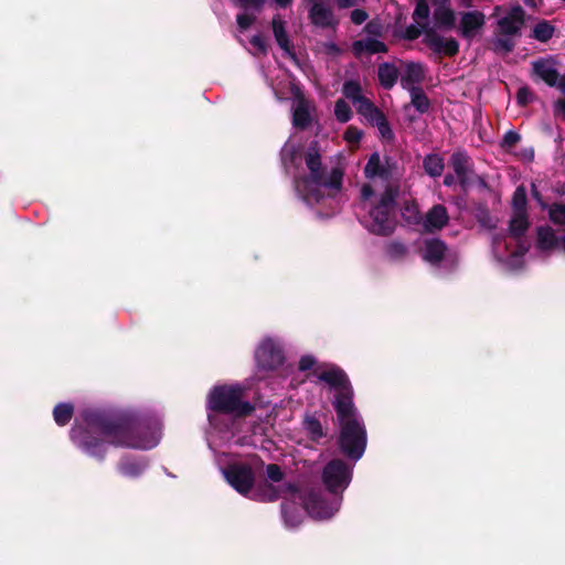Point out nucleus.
<instances>
[{
	"label": "nucleus",
	"mask_w": 565,
	"mask_h": 565,
	"mask_svg": "<svg viewBox=\"0 0 565 565\" xmlns=\"http://www.w3.org/2000/svg\"><path fill=\"white\" fill-rule=\"evenodd\" d=\"M73 444L83 452L104 461L108 445L121 448L151 449L158 440L150 423L128 413L88 409L82 422L70 431Z\"/></svg>",
	"instance_id": "1"
},
{
	"label": "nucleus",
	"mask_w": 565,
	"mask_h": 565,
	"mask_svg": "<svg viewBox=\"0 0 565 565\" xmlns=\"http://www.w3.org/2000/svg\"><path fill=\"white\" fill-rule=\"evenodd\" d=\"M317 377L334 390L331 404L339 423L337 446L347 459L355 463L365 452L367 431L354 404V390L350 379L344 370L334 364L317 373Z\"/></svg>",
	"instance_id": "2"
},
{
	"label": "nucleus",
	"mask_w": 565,
	"mask_h": 565,
	"mask_svg": "<svg viewBox=\"0 0 565 565\" xmlns=\"http://www.w3.org/2000/svg\"><path fill=\"white\" fill-rule=\"evenodd\" d=\"M303 160L308 169L307 174L295 177L294 186L297 195L307 204L320 203L324 194L322 188L334 193L342 190L344 170L341 167L331 168L330 172L322 163V158L317 141L310 142L303 152Z\"/></svg>",
	"instance_id": "3"
},
{
	"label": "nucleus",
	"mask_w": 565,
	"mask_h": 565,
	"mask_svg": "<svg viewBox=\"0 0 565 565\" xmlns=\"http://www.w3.org/2000/svg\"><path fill=\"white\" fill-rule=\"evenodd\" d=\"M244 393L241 385H216L207 395L206 407L216 414L247 417L254 413L255 406L243 401Z\"/></svg>",
	"instance_id": "4"
},
{
	"label": "nucleus",
	"mask_w": 565,
	"mask_h": 565,
	"mask_svg": "<svg viewBox=\"0 0 565 565\" xmlns=\"http://www.w3.org/2000/svg\"><path fill=\"white\" fill-rule=\"evenodd\" d=\"M399 192V184L388 183L385 186L384 192L381 194L379 202L370 210V223L365 226L372 234L388 236L394 232V214Z\"/></svg>",
	"instance_id": "5"
},
{
	"label": "nucleus",
	"mask_w": 565,
	"mask_h": 565,
	"mask_svg": "<svg viewBox=\"0 0 565 565\" xmlns=\"http://www.w3.org/2000/svg\"><path fill=\"white\" fill-rule=\"evenodd\" d=\"M424 34L423 43L431 49L436 54H444L452 57L459 52V43L456 39L449 38L444 39L437 32L436 29L429 25V22H419L417 25H408L404 33L403 39L407 41H414Z\"/></svg>",
	"instance_id": "6"
},
{
	"label": "nucleus",
	"mask_w": 565,
	"mask_h": 565,
	"mask_svg": "<svg viewBox=\"0 0 565 565\" xmlns=\"http://www.w3.org/2000/svg\"><path fill=\"white\" fill-rule=\"evenodd\" d=\"M353 466L340 458L328 461L321 476L326 489L332 494L342 493L352 480Z\"/></svg>",
	"instance_id": "7"
},
{
	"label": "nucleus",
	"mask_w": 565,
	"mask_h": 565,
	"mask_svg": "<svg viewBox=\"0 0 565 565\" xmlns=\"http://www.w3.org/2000/svg\"><path fill=\"white\" fill-rule=\"evenodd\" d=\"M523 22L524 11L520 6L512 8L505 17L497 22L500 33L507 35L505 39H497V50L502 49L508 52L514 46L513 39L519 34Z\"/></svg>",
	"instance_id": "8"
},
{
	"label": "nucleus",
	"mask_w": 565,
	"mask_h": 565,
	"mask_svg": "<svg viewBox=\"0 0 565 565\" xmlns=\"http://www.w3.org/2000/svg\"><path fill=\"white\" fill-rule=\"evenodd\" d=\"M449 164L456 174L460 191L466 195L477 178L471 158L466 151L456 150L450 157Z\"/></svg>",
	"instance_id": "9"
},
{
	"label": "nucleus",
	"mask_w": 565,
	"mask_h": 565,
	"mask_svg": "<svg viewBox=\"0 0 565 565\" xmlns=\"http://www.w3.org/2000/svg\"><path fill=\"white\" fill-rule=\"evenodd\" d=\"M225 480L239 494L247 497L255 484V473L247 463H233L224 470Z\"/></svg>",
	"instance_id": "10"
},
{
	"label": "nucleus",
	"mask_w": 565,
	"mask_h": 565,
	"mask_svg": "<svg viewBox=\"0 0 565 565\" xmlns=\"http://www.w3.org/2000/svg\"><path fill=\"white\" fill-rule=\"evenodd\" d=\"M299 493L300 488L298 487V484L292 482L284 483L281 486H273L270 483H265L260 486L257 490H255L250 498L258 501L274 502L279 498H295Z\"/></svg>",
	"instance_id": "11"
},
{
	"label": "nucleus",
	"mask_w": 565,
	"mask_h": 565,
	"mask_svg": "<svg viewBox=\"0 0 565 565\" xmlns=\"http://www.w3.org/2000/svg\"><path fill=\"white\" fill-rule=\"evenodd\" d=\"M303 508L315 519H330L337 511L319 492L310 491L302 499Z\"/></svg>",
	"instance_id": "12"
},
{
	"label": "nucleus",
	"mask_w": 565,
	"mask_h": 565,
	"mask_svg": "<svg viewBox=\"0 0 565 565\" xmlns=\"http://www.w3.org/2000/svg\"><path fill=\"white\" fill-rule=\"evenodd\" d=\"M256 360L262 369L276 370L284 364L285 356L279 348L271 341H267L257 349Z\"/></svg>",
	"instance_id": "13"
},
{
	"label": "nucleus",
	"mask_w": 565,
	"mask_h": 565,
	"mask_svg": "<svg viewBox=\"0 0 565 565\" xmlns=\"http://www.w3.org/2000/svg\"><path fill=\"white\" fill-rule=\"evenodd\" d=\"M310 23L317 28H335L339 23L329 3H313L308 10Z\"/></svg>",
	"instance_id": "14"
},
{
	"label": "nucleus",
	"mask_w": 565,
	"mask_h": 565,
	"mask_svg": "<svg viewBox=\"0 0 565 565\" xmlns=\"http://www.w3.org/2000/svg\"><path fill=\"white\" fill-rule=\"evenodd\" d=\"M426 77V66L419 62H407L405 64L404 74L401 77V86L411 90L419 88Z\"/></svg>",
	"instance_id": "15"
},
{
	"label": "nucleus",
	"mask_w": 565,
	"mask_h": 565,
	"mask_svg": "<svg viewBox=\"0 0 565 565\" xmlns=\"http://www.w3.org/2000/svg\"><path fill=\"white\" fill-rule=\"evenodd\" d=\"M536 248L541 253H548L554 249L565 253V235L562 238H557L550 226H540L537 228Z\"/></svg>",
	"instance_id": "16"
},
{
	"label": "nucleus",
	"mask_w": 565,
	"mask_h": 565,
	"mask_svg": "<svg viewBox=\"0 0 565 565\" xmlns=\"http://www.w3.org/2000/svg\"><path fill=\"white\" fill-rule=\"evenodd\" d=\"M533 73L548 86H556L558 72L553 57L539 58L532 63Z\"/></svg>",
	"instance_id": "17"
},
{
	"label": "nucleus",
	"mask_w": 565,
	"mask_h": 565,
	"mask_svg": "<svg viewBox=\"0 0 565 565\" xmlns=\"http://www.w3.org/2000/svg\"><path fill=\"white\" fill-rule=\"evenodd\" d=\"M302 428L309 440L319 444L320 440L328 436V428L321 422V415L318 413H306L302 418Z\"/></svg>",
	"instance_id": "18"
},
{
	"label": "nucleus",
	"mask_w": 565,
	"mask_h": 565,
	"mask_svg": "<svg viewBox=\"0 0 565 565\" xmlns=\"http://www.w3.org/2000/svg\"><path fill=\"white\" fill-rule=\"evenodd\" d=\"M448 247L439 238H428L424 242L423 258L430 265H439L447 255Z\"/></svg>",
	"instance_id": "19"
},
{
	"label": "nucleus",
	"mask_w": 565,
	"mask_h": 565,
	"mask_svg": "<svg viewBox=\"0 0 565 565\" xmlns=\"http://www.w3.org/2000/svg\"><path fill=\"white\" fill-rule=\"evenodd\" d=\"M484 24V15L479 11H469L461 14L459 32L465 39H471Z\"/></svg>",
	"instance_id": "20"
},
{
	"label": "nucleus",
	"mask_w": 565,
	"mask_h": 565,
	"mask_svg": "<svg viewBox=\"0 0 565 565\" xmlns=\"http://www.w3.org/2000/svg\"><path fill=\"white\" fill-rule=\"evenodd\" d=\"M449 222V215L446 206L435 204L426 214L424 226L428 232L441 230Z\"/></svg>",
	"instance_id": "21"
},
{
	"label": "nucleus",
	"mask_w": 565,
	"mask_h": 565,
	"mask_svg": "<svg viewBox=\"0 0 565 565\" xmlns=\"http://www.w3.org/2000/svg\"><path fill=\"white\" fill-rule=\"evenodd\" d=\"M147 463L143 460L135 459L129 456H124L118 462V471L129 478L139 477L146 469Z\"/></svg>",
	"instance_id": "22"
},
{
	"label": "nucleus",
	"mask_w": 565,
	"mask_h": 565,
	"mask_svg": "<svg viewBox=\"0 0 565 565\" xmlns=\"http://www.w3.org/2000/svg\"><path fill=\"white\" fill-rule=\"evenodd\" d=\"M397 67L388 62L382 63L377 67V78L380 85L385 89H392L398 79Z\"/></svg>",
	"instance_id": "23"
},
{
	"label": "nucleus",
	"mask_w": 565,
	"mask_h": 565,
	"mask_svg": "<svg viewBox=\"0 0 565 565\" xmlns=\"http://www.w3.org/2000/svg\"><path fill=\"white\" fill-rule=\"evenodd\" d=\"M271 29L275 40L279 47L286 53H291V44L286 32L285 21L281 20L279 14L273 17Z\"/></svg>",
	"instance_id": "24"
},
{
	"label": "nucleus",
	"mask_w": 565,
	"mask_h": 565,
	"mask_svg": "<svg viewBox=\"0 0 565 565\" xmlns=\"http://www.w3.org/2000/svg\"><path fill=\"white\" fill-rule=\"evenodd\" d=\"M433 18H434L436 28L443 29V30H451L456 23V14H455V11L450 7L435 8Z\"/></svg>",
	"instance_id": "25"
},
{
	"label": "nucleus",
	"mask_w": 565,
	"mask_h": 565,
	"mask_svg": "<svg viewBox=\"0 0 565 565\" xmlns=\"http://www.w3.org/2000/svg\"><path fill=\"white\" fill-rule=\"evenodd\" d=\"M411 95V105L420 115L427 114L431 107V102L422 87L408 90Z\"/></svg>",
	"instance_id": "26"
},
{
	"label": "nucleus",
	"mask_w": 565,
	"mask_h": 565,
	"mask_svg": "<svg viewBox=\"0 0 565 565\" xmlns=\"http://www.w3.org/2000/svg\"><path fill=\"white\" fill-rule=\"evenodd\" d=\"M425 172L431 178H438L445 169L444 159L438 153H429L423 160Z\"/></svg>",
	"instance_id": "27"
},
{
	"label": "nucleus",
	"mask_w": 565,
	"mask_h": 565,
	"mask_svg": "<svg viewBox=\"0 0 565 565\" xmlns=\"http://www.w3.org/2000/svg\"><path fill=\"white\" fill-rule=\"evenodd\" d=\"M302 157L300 149L295 145H285L280 151L281 163L285 168L289 166L298 168Z\"/></svg>",
	"instance_id": "28"
},
{
	"label": "nucleus",
	"mask_w": 565,
	"mask_h": 565,
	"mask_svg": "<svg viewBox=\"0 0 565 565\" xmlns=\"http://www.w3.org/2000/svg\"><path fill=\"white\" fill-rule=\"evenodd\" d=\"M472 214L481 227L487 230H492L494 227V225L492 224L490 211L484 203H475Z\"/></svg>",
	"instance_id": "29"
},
{
	"label": "nucleus",
	"mask_w": 565,
	"mask_h": 565,
	"mask_svg": "<svg viewBox=\"0 0 565 565\" xmlns=\"http://www.w3.org/2000/svg\"><path fill=\"white\" fill-rule=\"evenodd\" d=\"M74 415V406L71 403H58L53 409V417L58 426L67 425Z\"/></svg>",
	"instance_id": "30"
},
{
	"label": "nucleus",
	"mask_w": 565,
	"mask_h": 565,
	"mask_svg": "<svg viewBox=\"0 0 565 565\" xmlns=\"http://www.w3.org/2000/svg\"><path fill=\"white\" fill-rule=\"evenodd\" d=\"M311 122L310 114L303 102H300L292 114V125L298 129H306Z\"/></svg>",
	"instance_id": "31"
},
{
	"label": "nucleus",
	"mask_w": 565,
	"mask_h": 565,
	"mask_svg": "<svg viewBox=\"0 0 565 565\" xmlns=\"http://www.w3.org/2000/svg\"><path fill=\"white\" fill-rule=\"evenodd\" d=\"M527 226L529 222L525 212H515L510 222L511 235L515 239H519L521 235L526 231Z\"/></svg>",
	"instance_id": "32"
},
{
	"label": "nucleus",
	"mask_w": 565,
	"mask_h": 565,
	"mask_svg": "<svg viewBox=\"0 0 565 565\" xmlns=\"http://www.w3.org/2000/svg\"><path fill=\"white\" fill-rule=\"evenodd\" d=\"M343 95L353 104L360 100L364 95L362 94L361 84L358 81H345L342 87Z\"/></svg>",
	"instance_id": "33"
},
{
	"label": "nucleus",
	"mask_w": 565,
	"mask_h": 565,
	"mask_svg": "<svg viewBox=\"0 0 565 565\" xmlns=\"http://www.w3.org/2000/svg\"><path fill=\"white\" fill-rule=\"evenodd\" d=\"M402 216L408 224H419L422 216L414 201H405L402 207Z\"/></svg>",
	"instance_id": "34"
},
{
	"label": "nucleus",
	"mask_w": 565,
	"mask_h": 565,
	"mask_svg": "<svg viewBox=\"0 0 565 565\" xmlns=\"http://www.w3.org/2000/svg\"><path fill=\"white\" fill-rule=\"evenodd\" d=\"M383 163L381 161V157L377 152H373L364 167V175L367 179L375 178L379 173L382 172Z\"/></svg>",
	"instance_id": "35"
},
{
	"label": "nucleus",
	"mask_w": 565,
	"mask_h": 565,
	"mask_svg": "<svg viewBox=\"0 0 565 565\" xmlns=\"http://www.w3.org/2000/svg\"><path fill=\"white\" fill-rule=\"evenodd\" d=\"M554 33V26L547 21L539 22L533 29V38L541 42L548 41Z\"/></svg>",
	"instance_id": "36"
},
{
	"label": "nucleus",
	"mask_w": 565,
	"mask_h": 565,
	"mask_svg": "<svg viewBox=\"0 0 565 565\" xmlns=\"http://www.w3.org/2000/svg\"><path fill=\"white\" fill-rule=\"evenodd\" d=\"M334 116L340 122H348L352 117L349 104L344 99H338L334 104Z\"/></svg>",
	"instance_id": "37"
},
{
	"label": "nucleus",
	"mask_w": 565,
	"mask_h": 565,
	"mask_svg": "<svg viewBox=\"0 0 565 565\" xmlns=\"http://www.w3.org/2000/svg\"><path fill=\"white\" fill-rule=\"evenodd\" d=\"M415 9L413 12V20L416 23L428 21L430 9L427 0H415Z\"/></svg>",
	"instance_id": "38"
},
{
	"label": "nucleus",
	"mask_w": 565,
	"mask_h": 565,
	"mask_svg": "<svg viewBox=\"0 0 565 565\" xmlns=\"http://www.w3.org/2000/svg\"><path fill=\"white\" fill-rule=\"evenodd\" d=\"M235 6L244 11L260 13L265 7L266 0H233Z\"/></svg>",
	"instance_id": "39"
},
{
	"label": "nucleus",
	"mask_w": 565,
	"mask_h": 565,
	"mask_svg": "<svg viewBox=\"0 0 565 565\" xmlns=\"http://www.w3.org/2000/svg\"><path fill=\"white\" fill-rule=\"evenodd\" d=\"M374 127L377 128L379 134L382 139L387 140V141H392L394 139V132L391 128V125H390L385 114L379 118V121H376L374 124Z\"/></svg>",
	"instance_id": "40"
},
{
	"label": "nucleus",
	"mask_w": 565,
	"mask_h": 565,
	"mask_svg": "<svg viewBox=\"0 0 565 565\" xmlns=\"http://www.w3.org/2000/svg\"><path fill=\"white\" fill-rule=\"evenodd\" d=\"M386 253L392 259H401L406 256L407 247L401 242H391L386 246Z\"/></svg>",
	"instance_id": "41"
},
{
	"label": "nucleus",
	"mask_w": 565,
	"mask_h": 565,
	"mask_svg": "<svg viewBox=\"0 0 565 565\" xmlns=\"http://www.w3.org/2000/svg\"><path fill=\"white\" fill-rule=\"evenodd\" d=\"M256 14L250 11H245L236 15V23L241 31L248 30L256 22Z\"/></svg>",
	"instance_id": "42"
},
{
	"label": "nucleus",
	"mask_w": 565,
	"mask_h": 565,
	"mask_svg": "<svg viewBox=\"0 0 565 565\" xmlns=\"http://www.w3.org/2000/svg\"><path fill=\"white\" fill-rule=\"evenodd\" d=\"M520 138L516 131L510 130L503 136L500 147L507 152H511L513 147L520 141Z\"/></svg>",
	"instance_id": "43"
},
{
	"label": "nucleus",
	"mask_w": 565,
	"mask_h": 565,
	"mask_svg": "<svg viewBox=\"0 0 565 565\" xmlns=\"http://www.w3.org/2000/svg\"><path fill=\"white\" fill-rule=\"evenodd\" d=\"M550 218L555 224H565V205L553 204L548 210Z\"/></svg>",
	"instance_id": "44"
},
{
	"label": "nucleus",
	"mask_w": 565,
	"mask_h": 565,
	"mask_svg": "<svg viewBox=\"0 0 565 565\" xmlns=\"http://www.w3.org/2000/svg\"><path fill=\"white\" fill-rule=\"evenodd\" d=\"M388 51V46L376 39L367 38L366 39V52L370 54H376V53H386Z\"/></svg>",
	"instance_id": "45"
},
{
	"label": "nucleus",
	"mask_w": 565,
	"mask_h": 565,
	"mask_svg": "<svg viewBox=\"0 0 565 565\" xmlns=\"http://www.w3.org/2000/svg\"><path fill=\"white\" fill-rule=\"evenodd\" d=\"M266 476L271 482H280L282 481L285 473L279 465L269 463L266 466Z\"/></svg>",
	"instance_id": "46"
},
{
	"label": "nucleus",
	"mask_w": 565,
	"mask_h": 565,
	"mask_svg": "<svg viewBox=\"0 0 565 565\" xmlns=\"http://www.w3.org/2000/svg\"><path fill=\"white\" fill-rule=\"evenodd\" d=\"M363 138V131L355 126H349L344 131V140L349 143H359Z\"/></svg>",
	"instance_id": "47"
},
{
	"label": "nucleus",
	"mask_w": 565,
	"mask_h": 565,
	"mask_svg": "<svg viewBox=\"0 0 565 565\" xmlns=\"http://www.w3.org/2000/svg\"><path fill=\"white\" fill-rule=\"evenodd\" d=\"M354 105H356V111L362 115V116H365L369 111H372L373 108H375L376 106L367 98V97H362L360 100H358L356 103H354Z\"/></svg>",
	"instance_id": "48"
},
{
	"label": "nucleus",
	"mask_w": 565,
	"mask_h": 565,
	"mask_svg": "<svg viewBox=\"0 0 565 565\" xmlns=\"http://www.w3.org/2000/svg\"><path fill=\"white\" fill-rule=\"evenodd\" d=\"M513 204L515 207V212H525V191L521 188H519L513 196Z\"/></svg>",
	"instance_id": "49"
},
{
	"label": "nucleus",
	"mask_w": 565,
	"mask_h": 565,
	"mask_svg": "<svg viewBox=\"0 0 565 565\" xmlns=\"http://www.w3.org/2000/svg\"><path fill=\"white\" fill-rule=\"evenodd\" d=\"M350 19L353 24L360 25L369 19V13L364 9H354L350 13Z\"/></svg>",
	"instance_id": "50"
},
{
	"label": "nucleus",
	"mask_w": 565,
	"mask_h": 565,
	"mask_svg": "<svg viewBox=\"0 0 565 565\" xmlns=\"http://www.w3.org/2000/svg\"><path fill=\"white\" fill-rule=\"evenodd\" d=\"M249 43L255 49H257L260 53H263V54L267 53V44H266V40L264 39L263 35H260V34L253 35L249 40Z\"/></svg>",
	"instance_id": "51"
},
{
	"label": "nucleus",
	"mask_w": 565,
	"mask_h": 565,
	"mask_svg": "<svg viewBox=\"0 0 565 565\" xmlns=\"http://www.w3.org/2000/svg\"><path fill=\"white\" fill-rule=\"evenodd\" d=\"M533 97V93L527 87H521L516 94V99L520 105H526Z\"/></svg>",
	"instance_id": "52"
},
{
	"label": "nucleus",
	"mask_w": 565,
	"mask_h": 565,
	"mask_svg": "<svg viewBox=\"0 0 565 565\" xmlns=\"http://www.w3.org/2000/svg\"><path fill=\"white\" fill-rule=\"evenodd\" d=\"M316 364V359L312 355H303L299 360L298 369L300 371H308Z\"/></svg>",
	"instance_id": "53"
},
{
	"label": "nucleus",
	"mask_w": 565,
	"mask_h": 565,
	"mask_svg": "<svg viewBox=\"0 0 565 565\" xmlns=\"http://www.w3.org/2000/svg\"><path fill=\"white\" fill-rule=\"evenodd\" d=\"M395 166V163H390V160L386 158V163L383 164L382 172L379 173L376 177L381 178L384 181H388L392 178V167Z\"/></svg>",
	"instance_id": "54"
},
{
	"label": "nucleus",
	"mask_w": 565,
	"mask_h": 565,
	"mask_svg": "<svg viewBox=\"0 0 565 565\" xmlns=\"http://www.w3.org/2000/svg\"><path fill=\"white\" fill-rule=\"evenodd\" d=\"M384 115V113L379 109L377 107L373 108L372 111H369L365 116H363L372 126L376 121H379V118Z\"/></svg>",
	"instance_id": "55"
},
{
	"label": "nucleus",
	"mask_w": 565,
	"mask_h": 565,
	"mask_svg": "<svg viewBox=\"0 0 565 565\" xmlns=\"http://www.w3.org/2000/svg\"><path fill=\"white\" fill-rule=\"evenodd\" d=\"M352 51L355 56H360L364 51H366V40H358L352 44Z\"/></svg>",
	"instance_id": "56"
},
{
	"label": "nucleus",
	"mask_w": 565,
	"mask_h": 565,
	"mask_svg": "<svg viewBox=\"0 0 565 565\" xmlns=\"http://www.w3.org/2000/svg\"><path fill=\"white\" fill-rule=\"evenodd\" d=\"M515 156H518L520 159L524 161H532L534 158V151L532 148H526L515 153Z\"/></svg>",
	"instance_id": "57"
},
{
	"label": "nucleus",
	"mask_w": 565,
	"mask_h": 565,
	"mask_svg": "<svg viewBox=\"0 0 565 565\" xmlns=\"http://www.w3.org/2000/svg\"><path fill=\"white\" fill-rule=\"evenodd\" d=\"M358 3V0H337V6L339 9H348L354 7Z\"/></svg>",
	"instance_id": "58"
},
{
	"label": "nucleus",
	"mask_w": 565,
	"mask_h": 565,
	"mask_svg": "<svg viewBox=\"0 0 565 565\" xmlns=\"http://www.w3.org/2000/svg\"><path fill=\"white\" fill-rule=\"evenodd\" d=\"M444 184H445L446 186H452V185L458 184V181H457L456 174L447 173V174L444 177Z\"/></svg>",
	"instance_id": "59"
},
{
	"label": "nucleus",
	"mask_w": 565,
	"mask_h": 565,
	"mask_svg": "<svg viewBox=\"0 0 565 565\" xmlns=\"http://www.w3.org/2000/svg\"><path fill=\"white\" fill-rule=\"evenodd\" d=\"M361 193H362V198L364 200H367L369 198H371L373 195L374 191L370 184H364L362 186Z\"/></svg>",
	"instance_id": "60"
},
{
	"label": "nucleus",
	"mask_w": 565,
	"mask_h": 565,
	"mask_svg": "<svg viewBox=\"0 0 565 565\" xmlns=\"http://www.w3.org/2000/svg\"><path fill=\"white\" fill-rule=\"evenodd\" d=\"M435 8L450 7V0H431Z\"/></svg>",
	"instance_id": "61"
},
{
	"label": "nucleus",
	"mask_w": 565,
	"mask_h": 565,
	"mask_svg": "<svg viewBox=\"0 0 565 565\" xmlns=\"http://www.w3.org/2000/svg\"><path fill=\"white\" fill-rule=\"evenodd\" d=\"M555 109L565 115V99H559L555 103Z\"/></svg>",
	"instance_id": "62"
},
{
	"label": "nucleus",
	"mask_w": 565,
	"mask_h": 565,
	"mask_svg": "<svg viewBox=\"0 0 565 565\" xmlns=\"http://www.w3.org/2000/svg\"><path fill=\"white\" fill-rule=\"evenodd\" d=\"M475 183H478V185L480 188L487 189L490 191L489 185L487 184V182L484 181V179L482 177L477 175V178L475 179Z\"/></svg>",
	"instance_id": "63"
},
{
	"label": "nucleus",
	"mask_w": 565,
	"mask_h": 565,
	"mask_svg": "<svg viewBox=\"0 0 565 565\" xmlns=\"http://www.w3.org/2000/svg\"><path fill=\"white\" fill-rule=\"evenodd\" d=\"M555 87L559 88L561 92L565 94V76H558L557 84Z\"/></svg>",
	"instance_id": "64"
}]
</instances>
